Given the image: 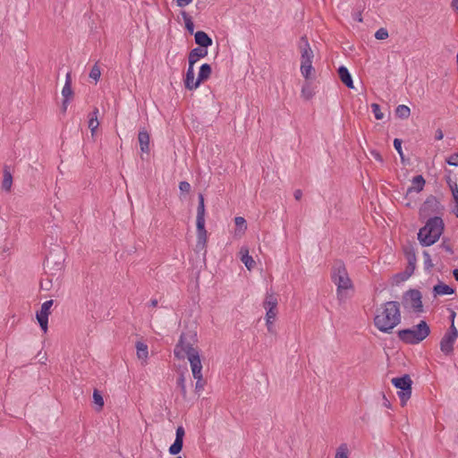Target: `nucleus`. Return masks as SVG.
Returning <instances> with one entry per match:
<instances>
[{
	"label": "nucleus",
	"instance_id": "36",
	"mask_svg": "<svg viewBox=\"0 0 458 458\" xmlns=\"http://www.w3.org/2000/svg\"><path fill=\"white\" fill-rule=\"evenodd\" d=\"M52 305H53V301L52 300L46 301L45 302L42 303L39 311H42L43 313H46V314L49 315L50 314V309H51Z\"/></svg>",
	"mask_w": 458,
	"mask_h": 458
},
{
	"label": "nucleus",
	"instance_id": "44",
	"mask_svg": "<svg viewBox=\"0 0 458 458\" xmlns=\"http://www.w3.org/2000/svg\"><path fill=\"white\" fill-rule=\"evenodd\" d=\"M179 189L182 192H189L191 190V184L188 182H181L179 183Z\"/></svg>",
	"mask_w": 458,
	"mask_h": 458
},
{
	"label": "nucleus",
	"instance_id": "50",
	"mask_svg": "<svg viewBox=\"0 0 458 458\" xmlns=\"http://www.w3.org/2000/svg\"><path fill=\"white\" fill-rule=\"evenodd\" d=\"M294 195V198L296 200H300L301 199V196H302V192L301 190H296L293 193Z\"/></svg>",
	"mask_w": 458,
	"mask_h": 458
},
{
	"label": "nucleus",
	"instance_id": "21",
	"mask_svg": "<svg viewBox=\"0 0 458 458\" xmlns=\"http://www.w3.org/2000/svg\"><path fill=\"white\" fill-rule=\"evenodd\" d=\"M73 91L72 89V77L71 73L67 72L65 76V83L62 89V96L65 99H71L72 97Z\"/></svg>",
	"mask_w": 458,
	"mask_h": 458
},
{
	"label": "nucleus",
	"instance_id": "19",
	"mask_svg": "<svg viewBox=\"0 0 458 458\" xmlns=\"http://www.w3.org/2000/svg\"><path fill=\"white\" fill-rule=\"evenodd\" d=\"M241 260L245 265V267L251 270L255 266V261L253 258L249 254V250L246 247H242L240 250Z\"/></svg>",
	"mask_w": 458,
	"mask_h": 458
},
{
	"label": "nucleus",
	"instance_id": "9",
	"mask_svg": "<svg viewBox=\"0 0 458 458\" xmlns=\"http://www.w3.org/2000/svg\"><path fill=\"white\" fill-rule=\"evenodd\" d=\"M458 338V331L452 323L449 330L444 335L440 341V350L445 354L448 355L453 352L454 344Z\"/></svg>",
	"mask_w": 458,
	"mask_h": 458
},
{
	"label": "nucleus",
	"instance_id": "26",
	"mask_svg": "<svg viewBox=\"0 0 458 458\" xmlns=\"http://www.w3.org/2000/svg\"><path fill=\"white\" fill-rule=\"evenodd\" d=\"M263 307L264 309L271 308V310H276L277 299L273 293H267L265 301L263 302Z\"/></svg>",
	"mask_w": 458,
	"mask_h": 458
},
{
	"label": "nucleus",
	"instance_id": "27",
	"mask_svg": "<svg viewBox=\"0 0 458 458\" xmlns=\"http://www.w3.org/2000/svg\"><path fill=\"white\" fill-rule=\"evenodd\" d=\"M211 74V66L208 64H203L199 71L198 78L199 81H206Z\"/></svg>",
	"mask_w": 458,
	"mask_h": 458
},
{
	"label": "nucleus",
	"instance_id": "37",
	"mask_svg": "<svg viewBox=\"0 0 458 458\" xmlns=\"http://www.w3.org/2000/svg\"><path fill=\"white\" fill-rule=\"evenodd\" d=\"M266 327L268 333L272 335H276V328L275 326V320L273 319H266Z\"/></svg>",
	"mask_w": 458,
	"mask_h": 458
},
{
	"label": "nucleus",
	"instance_id": "61",
	"mask_svg": "<svg viewBox=\"0 0 458 458\" xmlns=\"http://www.w3.org/2000/svg\"><path fill=\"white\" fill-rule=\"evenodd\" d=\"M425 262H426L427 264H428V266H429V267H432V264L430 263V260L428 261V260H427V259H426V260H425Z\"/></svg>",
	"mask_w": 458,
	"mask_h": 458
},
{
	"label": "nucleus",
	"instance_id": "34",
	"mask_svg": "<svg viewBox=\"0 0 458 458\" xmlns=\"http://www.w3.org/2000/svg\"><path fill=\"white\" fill-rule=\"evenodd\" d=\"M388 31L385 28L378 29L375 33V38L379 40H384L388 38Z\"/></svg>",
	"mask_w": 458,
	"mask_h": 458
},
{
	"label": "nucleus",
	"instance_id": "15",
	"mask_svg": "<svg viewBox=\"0 0 458 458\" xmlns=\"http://www.w3.org/2000/svg\"><path fill=\"white\" fill-rule=\"evenodd\" d=\"M338 75L342 81V82L348 87L349 89H353V81L352 79V75L349 72L348 69L345 66H340L338 69Z\"/></svg>",
	"mask_w": 458,
	"mask_h": 458
},
{
	"label": "nucleus",
	"instance_id": "1",
	"mask_svg": "<svg viewBox=\"0 0 458 458\" xmlns=\"http://www.w3.org/2000/svg\"><path fill=\"white\" fill-rule=\"evenodd\" d=\"M402 320L398 301H389L379 305L373 318L375 327L381 333L390 334Z\"/></svg>",
	"mask_w": 458,
	"mask_h": 458
},
{
	"label": "nucleus",
	"instance_id": "58",
	"mask_svg": "<svg viewBox=\"0 0 458 458\" xmlns=\"http://www.w3.org/2000/svg\"><path fill=\"white\" fill-rule=\"evenodd\" d=\"M454 202H455V207H458V199H454Z\"/></svg>",
	"mask_w": 458,
	"mask_h": 458
},
{
	"label": "nucleus",
	"instance_id": "25",
	"mask_svg": "<svg viewBox=\"0 0 458 458\" xmlns=\"http://www.w3.org/2000/svg\"><path fill=\"white\" fill-rule=\"evenodd\" d=\"M98 108H95L93 110V112L89 114V128L92 135H94V133L96 132V131L99 125V123L98 120Z\"/></svg>",
	"mask_w": 458,
	"mask_h": 458
},
{
	"label": "nucleus",
	"instance_id": "17",
	"mask_svg": "<svg viewBox=\"0 0 458 458\" xmlns=\"http://www.w3.org/2000/svg\"><path fill=\"white\" fill-rule=\"evenodd\" d=\"M137 357L142 364H146L148 358V347L143 342L136 343Z\"/></svg>",
	"mask_w": 458,
	"mask_h": 458
},
{
	"label": "nucleus",
	"instance_id": "43",
	"mask_svg": "<svg viewBox=\"0 0 458 458\" xmlns=\"http://www.w3.org/2000/svg\"><path fill=\"white\" fill-rule=\"evenodd\" d=\"M394 147L395 148V150L398 152V154L400 155V157L403 158V149H402V140H399V139H394Z\"/></svg>",
	"mask_w": 458,
	"mask_h": 458
},
{
	"label": "nucleus",
	"instance_id": "7",
	"mask_svg": "<svg viewBox=\"0 0 458 458\" xmlns=\"http://www.w3.org/2000/svg\"><path fill=\"white\" fill-rule=\"evenodd\" d=\"M403 304L404 308L411 310L416 314H420L424 311L422 295L421 293L417 289H411L404 293L403 297Z\"/></svg>",
	"mask_w": 458,
	"mask_h": 458
},
{
	"label": "nucleus",
	"instance_id": "40",
	"mask_svg": "<svg viewBox=\"0 0 458 458\" xmlns=\"http://www.w3.org/2000/svg\"><path fill=\"white\" fill-rule=\"evenodd\" d=\"M184 435H185V430H184L183 427L179 426L175 431V440H180V441L183 442Z\"/></svg>",
	"mask_w": 458,
	"mask_h": 458
},
{
	"label": "nucleus",
	"instance_id": "8",
	"mask_svg": "<svg viewBox=\"0 0 458 458\" xmlns=\"http://www.w3.org/2000/svg\"><path fill=\"white\" fill-rule=\"evenodd\" d=\"M392 384L400 391L397 393L403 405H405L411 395V379L409 375L392 378Z\"/></svg>",
	"mask_w": 458,
	"mask_h": 458
},
{
	"label": "nucleus",
	"instance_id": "59",
	"mask_svg": "<svg viewBox=\"0 0 458 458\" xmlns=\"http://www.w3.org/2000/svg\"><path fill=\"white\" fill-rule=\"evenodd\" d=\"M425 262H426L427 264H428V266H429V267H432V264L430 263V260L428 261V260H427V259H426V260H425Z\"/></svg>",
	"mask_w": 458,
	"mask_h": 458
},
{
	"label": "nucleus",
	"instance_id": "60",
	"mask_svg": "<svg viewBox=\"0 0 458 458\" xmlns=\"http://www.w3.org/2000/svg\"><path fill=\"white\" fill-rule=\"evenodd\" d=\"M425 262H426L427 264H428V266H429V267H432V264L430 263V260L428 261V260H427V259H426V260H425Z\"/></svg>",
	"mask_w": 458,
	"mask_h": 458
},
{
	"label": "nucleus",
	"instance_id": "4",
	"mask_svg": "<svg viewBox=\"0 0 458 458\" xmlns=\"http://www.w3.org/2000/svg\"><path fill=\"white\" fill-rule=\"evenodd\" d=\"M332 280L337 286V297L341 301L347 299V291L352 289V283L344 264H336L332 272Z\"/></svg>",
	"mask_w": 458,
	"mask_h": 458
},
{
	"label": "nucleus",
	"instance_id": "22",
	"mask_svg": "<svg viewBox=\"0 0 458 458\" xmlns=\"http://www.w3.org/2000/svg\"><path fill=\"white\" fill-rule=\"evenodd\" d=\"M205 223V204L204 197L202 194L199 195V205L197 208L196 224Z\"/></svg>",
	"mask_w": 458,
	"mask_h": 458
},
{
	"label": "nucleus",
	"instance_id": "42",
	"mask_svg": "<svg viewBox=\"0 0 458 458\" xmlns=\"http://www.w3.org/2000/svg\"><path fill=\"white\" fill-rule=\"evenodd\" d=\"M446 162L449 165L458 166V153L451 155Z\"/></svg>",
	"mask_w": 458,
	"mask_h": 458
},
{
	"label": "nucleus",
	"instance_id": "31",
	"mask_svg": "<svg viewBox=\"0 0 458 458\" xmlns=\"http://www.w3.org/2000/svg\"><path fill=\"white\" fill-rule=\"evenodd\" d=\"M183 442L180 440H174V444L169 447V453L173 455L179 454L182 451Z\"/></svg>",
	"mask_w": 458,
	"mask_h": 458
},
{
	"label": "nucleus",
	"instance_id": "14",
	"mask_svg": "<svg viewBox=\"0 0 458 458\" xmlns=\"http://www.w3.org/2000/svg\"><path fill=\"white\" fill-rule=\"evenodd\" d=\"M195 42L201 48L207 49V47L212 45L213 41L212 38L206 32L199 30L195 33Z\"/></svg>",
	"mask_w": 458,
	"mask_h": 458
},
{
	"label": "nucleus",
	"instance_id": "39",
	"mask_svg": "<svg viewBox=\"0 0 458 458\" xmlns=\"http://www.w3.org/2000/svg\"><path fill=\"white\" fill-rule=\"evenodd\" d=\"M266 310V317H265V319H273V320H276V315H277V310H271V308L269 309H265Z\"/></svg>",
	"mask_w": 458,
	"mask_h": 458
},
{
	"label": "nucleus",
	"instance_id": "52",
	"mask_svg": "<svg viewBox=\"0 0 458 458\" xmlns=\"http://www.w3.org/2000/svg\"><path fill=\"white\" fill-rule=\"evenodd\" d=\"M453 275L455 280L458 281V268L454 269Z\"/></svg>",
	"mask_w": 458,
	"mask_h": 458
},
{
	"label": "nucleus",
	"instance_id": "35",
	"mask_svg": "<svg viewBox=\"0 0 458 458\" xmlns=\"http://www.w3.org/2000/svg\"><path fill=\"white\" fill-rule=\"evenodd\" d=\"M101 72L98 65H94L89 72V77L93 79L95 81H98L100 78Z\"/></svg>",
	"mask_w": 458,
	"mask_h": 458
},
{
	"label": "nucleus",
	"instance_id": "30",
	"mask_svg": "<svg viewBox=\"0 0 458 458\" xmlns=\"http://www.w3.org/2000/svg\"><path fill=\"white\" fill-rule=\"evenodd\" d=\"M395 114L399 118H408L411 114V109L405 105H399L395 109Z\"/></svg>",
	"mask_w": 458,
	"mask_h": 458
},
{
	"label": "nucleus",
	"instance_id": "54",
	"mask_svg": "<svg viewBox=\"0 0 458 458\" xmlns=\"http://www.w3.org/2000/svg\"><path fill=\"white\" fill-rule=\"evenodd\" d=\"M384 400H385L384 401V405L386 407H387V408L390 407V403H389V401L385 396H384Z\"/></svg>",
	"mask_w": 458,
	"mask_h": 458
},
{
	"label": "nucleus",
	"instance_id": "41",
	"mask_svg": "<svg viewBox=\"0 0 458 458\" xmlns=\"http://www.w3.org/2000/svg\"><path fill=\"white\" fill-rule=\"evenodd\" d=\"M93 399H94L95 403L99 405L100 407H102L104 405L103 397L97 390H95L93 393Z\"/></svg>",
	"mask_w": 458,
	"mask_h": 458
},
{
	"label": "nucleus",
	"instance_id": "10",
	"mask_svg": "<svg viewBox=\"0 0 458 458\" xmlns=\"http://www.w3.org/2000/svg\"><path fill=\"white\" fill-rule=\"evenodd\" d=\"M187 359L189 360L194 379L202 378V363L199 353L191 354V357Z\"/></svg>",
	"mask_w": 458,
	"mask_h": 458
},
{
	"label": "nucleus",
	"instance_id": "24",
	"mask_svg": "<svg viewBox=\"0 0 458 458\" xmlns=\"http://www.w3.org/2000/svg\"><path fill=\"white\" fill-rule=\"evenodd\" d=\"M235 223V235L242 236L247 230L246 220L242 216H236L234 218Z\"/></svg>",
	"mask_w": 458,
	"mask_h": 458
},
{
	"label": "nucleus",
	"instance_id": "33",
	"mask_svg": "<svg viewBox=\"0 0 458 458\" xmlns=\"http://www.w3.org/2000/svg\"><path fill=\"white\" fill-rule=\"evenodd\" d=\"M371 110L377 120H382L384 118V114L382 113L380 106L378 104L373 103L371 105Z\"/></svg>",
	"mask_w": 458,
	"mask_h": 458
},
{
	"label": "nucleus",
	"instance_id": "6",
	"mask_svg": "<svg viewBox=\"0 0 458 458\" xmlns=\"http://www.w3.org/2000/svg\"><path fill=\"white\" fill-rule=\"evenodd\" d=\"M193 336L188 334H182L178 343L174 349V354L178 360H184L191 357V354L199 353V350L193 346Z\"/></svg>",
	"mask_w": 458,
	"mask_h": 458
},
{
	"label": "nucleus",
	"instance_id": "48",
	"mask_svg": "<svg viewBox=\"0 0 458 458\" xmlns=\"http://www.w3.org/2000/svg\"><path fill=\"white\" fill-rule=\"evenodd\" d=\"M202 380H203V377L202 378H199V379H196V385H195V389L196 391H200L203 389L204 387V385L202 383Z\"/></svg>",
	"mask_w": 458,
	"mask_h": 458
},
{
	"label": "nucleus",
	"instance_id": "28",
	"mask_svg": "<svg viewBox=\"0 0 458 458\" xmlns=\"http://www.w3.org/2000/svg\"><path fill=\"white\" fill-rule=\"evenodd\" d=\"M48 316L46 313H43L42 311L37 312V319L38 322L41 327V329L46 333L47 331V326H48Z\"/></svg>",
	"mask_w": 458,
	"mask_h": 458
},
{
	"label": "nucleus",
	"instance_id": "12",
	"mask_svg": "<svg viewBox=\"0 0 458 458\" xmlns=\"http://www.w3.org/2000/svg\"><path fill=\"white\" fill-rule=\"evenodd\" d=\"M425 185V180L422 175H416L413 177L411 181V185L407 189V195L411 194L412 192L419 193L420 192Z\"/></svg>",
	"mask_w": 458,
	"mask_h": 458
},
{
	"label": "nucleus",
	"instance_id": "57",
	"mask_svg": "<svg viewBox=\"0 0 458 458\" xmlns=\"http://www.w3.org/2000/svg\"><path fill=\"white\" fill-rule=\"evenodd\" d=\"M424 256H425L426 259L429 261L430 257L427 252H424Z\"/></svg>",
	"mask_w": 458,
	"mask_h": 458
},
{
	"label": "nucleus",
	"instance_id": "49",
	"mask_svg": "<svg viewBox=\"0 0 458 458\" xmlns=\"http://www.w3.org/2000/svg\"><path fill=\"white\" fill-rule=\"evenodd\" d=\"M444 138V133L441 129H437L435 133V139L437 140H441Z\"/></svg>",
	"mask_w": 458,
	"mask_h": 458
},
{
	"label": "nucleus",
	"instance_id": "11",
	"mask_svg": "<svg viewBox=\"0 0 458 458\" xmlns=\"http://www.w3.org/2000/svg\"><path fill=\"white\" fill-rule=\"evenodd\" d=\"M199 84L200 81H199V78L195 80V72L193 66L189 65L184 79L185 88L190 90H193L199 88Z\"/></svg>",
	"mask_w": 458,
	"mask_h": 458
},
{
	"label": "nucleus",
	"instance_id": "18",
	"mask_svg": "<svg viewBox=\"0 0 458 458\" xmlns=\"http://www.w3.org/2000/svg\"><path fill=\"white\" fill-rule=\"evenodd\" d=\"M138 140L140 147V150L143 153L149 152V134L147 131H140Z\"/></svg>",
	"mask_w": 458,
	"mask_h": 458
},
{
	"label": "nucleus",
	"instance_id": "51",
	"mask_svg": "<svg viewBox=\"0 0 458 458\" xmlns=\"http://www.w3.org/2000/svg\"><path fill=\"white\" fill-rule=\"evenodd\" d=\"M69 102H70V99L64 98V100H63V110L64 111H66Z\"/></svg>",
	"mask_w": 458,
	"mask_h": 458
},
{
	"label": "nucleus",
	"instance_id": "62",
	"mask_svg": "<svg viewBox=\"0 0 458 458\" xmlns=\"http://www.w3.org/2000/svg\"><path fill=\"white\" fill-rule=\"evenodd\" d=\"M176 458H182V457H181V456H178V457H176Z\"/></svg>",
	"mask_w": 458,
	"mask_h": 458
},
{
	"label": "nucleus",
	"instance_id": "56",
	"mask_svg": "<svg viewBox=\"0 0 458 458\" xmlns=\"http://www.w3.org/2000/svg\"><path fill=\"white\" fill-rule=\"evenodd\" d=\"M408 259H409V262H410V264H411L412 260H414V259H415L414 254H412V255L409 256V258H408Z\"/></svg>",
	"mask_w": 458,
	"mask_h": 458
},
{
	"label": "nucleus",
	"instance_id": "53",
	"mask_svg": "<svg viewBox=\"0 0 458 458\" xmlns=\"http://www.w3.org/2000/svg\"><path fill=\"white\" fill-rule=\"evenodd\" d=\"M157 305V301L156 299L150 301L149 306L156 307Z\"/></svg>",
	"mask_w": 458,
	"mask_h": 458
},
{
	"label": "nucleus",
	"instance_id": "38",
	"mask_svg": "<svg viewBox=\"0 0 458 458\" xmlns=\"http://www.w3.org/2000/svg\"><path fill=\"white\" fill-rule=\"evenodd\" d=\"M177 385L180 387L182 395L185 396L186 395V386H185V379L182 375L178 377Z\"/></svg>",
	"mask_w": 458,
	"mask_h": 458
},
{
	"label": "nucleus",
	"instance_id": "23",
	"mask_svg": "<svg viewBox=\"0 0 458 458\" xmlns=\"http://www.w3.org/2000/svg\"><path fill=\"white\" fill-rule=\"evenodd\" d=\"M3 174L2 188L8 191L13 184V176L7 166H4Z\"/></svg>",
	"mask_w": 458,
	"mask_h": 458
},
{
	"label": "nucleus",
	"instance_id": "20",
	"mask_svg": "<svg viewBox=\"0 0 458 458\" xmlns=\"http://www.w3.org/2000/svg\"><path fill=\"white\" fill-rule=\"evenodd\" d=\"M197 225V245H201L202 247L206 244L207 242V230L205 228V223L196 224Z\"/></svg>",
	"mask_w": 458,
	"mask_h": 458
},
{
	"label": "nucleus",
	"instance_id": "3",
	"mask_svg": "<svg viewBox=\"0 0 458 458\" xmlns=\"http://www.w3.org/2000/svg\"><path fill=\"white\" fill-rule=\"evenodd\" d=\"M430 333V328L426 321L421 320L418 325L398 331V337L408 344H418L426 339Z\"/></svg>",
	"mask_w": 458,
	"mask_h": 458
},
{
	"label": "nucleus",
	"instance_id": "45",
	"mask_svg": "<svg viewBox=\"0 0 458 458\" xmlns=\"http://www.w3.org/2000/svg\"><path fill=\"white\" fill-rule=\"evenodd\" d=\"M452 195L454 199H458V186L456 183L450 185Z\"/></svg>",
	"mask_w": 458,
	"mask_h": 458
},
{
	"label": "nucleus",
	"instance_id": "55",
	"mask_svg": "<svg viewBox=\"0 0 458 458\" xmlns=\"http://www.w3.org/2000/svg\"><path fill=\"white\" fill-rule=\"evenodd\" d=\"M453 212L455 215V216L458 218V207H454Z\"/></svg>",
	"mask_w": 458,
	"mask_h": 458
},
{
	"label": "nucleus",
	"instance_id": "29",
	"mask_svg": "<svg viewBox=\"0 0 458 458\" xmlns=\"http://www.w3.org/2000/svg\"><path fill=\"white\" fill-rule=\"evenodd\" d=\"M350 450L347 444H341L335 452V458H349Z\"/></svg>",
	"mask_w": 458,
	"mask_h": 458
},
{
	"label": "nucleus",
	"instance_id": "46",
	"mask_svg": "<svg viewBox=\"0 0 458 458\" xmlns=\"http://www.w3.org/2000/svg\"><path fill=\"white\" fill-rule=\"evenodd\" d=\"M371 156L378 162L382 163L383 162V157L382 156L379 154V152L376 151V150H372L370 152Z\"/></svg>",
	"mask_w": 458,
	"mask_h": 458
},
{
	"label": "nucleus",
	"instance_id": "2",
	"mask_svg": "<svg viewBox=\"0 0 458 458\" xmlns=\"http://www.w3.org/2000/svg\"><path fill=\"white\" fill-rule=\"evenodd\" d=\"M444 230L443 220L438 216L429 218L426 225L420 229L418 239L421 245L430 246L441 236Z\"/></svg>",
	"mask_w": 458,
	"mask_h": 458
},
{
	"label": "nucleus",
	"instance_id": "47",
	"mask_svg": "<svg viewBox=\"0 0 458 458\" xmlns=\"http://www.w3.org/2000/svg\"><path fill=\"white\" fill-rule=\"evenodd\" d=\"M193 0H176L177 5L179 7H185L189 5Z\"/></svg>",
	"mask_w": 458,
	"mask_h": 458
},
{
	"label": "nucleus",
	"instance_id": "13",
	"mask_svg": "<svg viewBox=\"0 0 458 458\" xmlns=\"http://www.w3.org/2000/svg\"><path fill=\"white\" fill-rule=\"evenodd\" d=\"M208 55V50L201 47H195L191 50L189 54V65L194 66V64L200 59L204 58Z\"/></svg>",
	"mask_w": 458,
	"mask_h": 458
},
{
	"label": "nucleus",
	"instance_id": "5",
	"mask_svg": "<svg viewBox=\"0 0 458 458\" xmlns=\"http://www.w3.org/2000/svg\"><path fill=\"white\" fill-rule=\"evenodd\" d=\"M299 47L301 57V72L305 79H309L313 70L312 60L314 55L306 37L301 38Z\"/></svg>",
	"mask_w": 458,
	"mask_h": 458
},
{
	"label": "nucleus",
	"instance_id": "32",
	"mask_svg": "<svg viewBox=\"0 0 458 458\" xmlns=\"http://www.w3.org/2000/svg\"><path fill=\"white\" fill-rule=\"evenodd\" d=\"M185 28L188 30L189 33L192 34L194 32V23L191 20V18L186 13H182Z\"/></svg>",
	"mask_w": 458,
	"mask_h": 458
},
{
	"label": "nucleus",
	"instance_id": "16",
	"mask_svg": "<svg viewBox=\"0 0 458 458\" xmlns=\"http://www.w3.org/2000/svg\"><path fill=\"white\" fill-rule=\"evenodd\" d=\"M454 291V288L443 283H439L433 287L434 296L451 295Z\"/></svg>",
	"mask_w": 458,
	"mask_h": 458
}]
</instances>
